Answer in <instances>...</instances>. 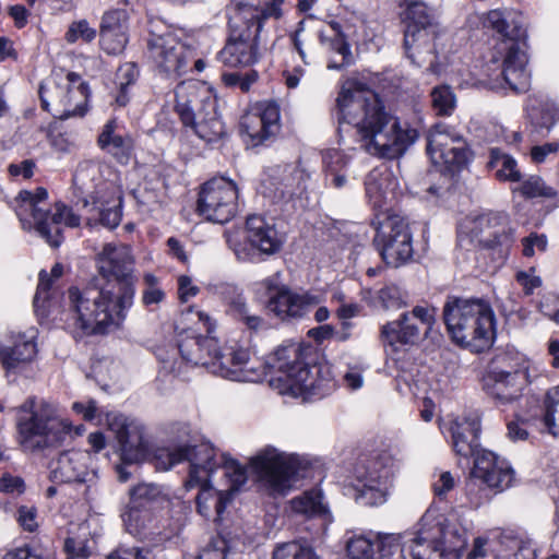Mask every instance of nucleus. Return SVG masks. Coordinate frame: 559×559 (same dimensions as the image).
Instances as JSON below:
<instances>
[{"label": "nucleus", "mask_w": 559, "mask_h": 559, "mask_svg": "<svg viewBox=\"0 0 559 559\" xmlns=\"http://www.w3.org/2000/svg\"><path fill=\"white\" fill-rule=\"evenodd\" d=\"M431 105L438 116H451L455 105L456 98L451 87L448 85H440L432 88Z\"/></svg>", "instance_id": "49"}, {"label": "nucleus", "mask_w": 559, "mask_h": 559, "mask_svg": "<svg viewBox=\"0 0 559 559\" xmlns=\"http://www.w3.org/2000/svg\"><path fill=\"white\" fill-rule=\"evenodd\" d=\"M233 546L223 536L212 538L202 549L199 559H231Z\"/></svg>", "instance_id": "54"}, {"label": "nucleus", "mask_w": 559, "mask_h": 559, "mask_svg": "<svg viewBox=\"0 0 559 559\" xmlns=\"http://www.w3.org/2000/svg\"><path fill=\"white\" fill-rule=\"evenodd\" d=\"M238 188L227 178H213L205 182L198 200V211L207 221L224 224L237 212Z\"/></svg>", "instance_id": "20"}, {"label": "nucleus", "mask_w": 559, "mask_h": 559, "mask_svg": "<svg viewBox=\"0 0 559 559\" xmlns=\"http://www.w3.org/2000/svg\"><path fill=\"white\" fill-rule=\"evenodd\" d=\"M404 559H460L466 531L436 509H428L413 531L395 534Z\"/></svg>", "instance_id": "5"}, {"label": "nucleus", "mask_w": 559, "mask_h": 559, "mask_svg": "<svg viewBox=\"0 0 559 559\" xmlns=\"http://www.w3.org/2000/svg\"><path fill=\"white\" fill-rule=\"evenodd\" d=\"M107 426L120 447L121 460L126 464L139 463L147 454V442L143 425L121 414H108Z\"/></svg>", "instance_id": "22"}, {"label": "nucleus", "mask_w": 559, "mask_h": 559, "mask_svg": "<svg viewBox=\"0 0 559 559\" xmlns=\"http://www.w3.org/2000/svg\"><path fill=\"white\" fill-rule=\"evenodd\" d=\"M485 24L504 37L506 41H514L521 36V29L518 26H510L509 20L503 11L491 10L488 12Z\"/></svg>", "instance_id": "50"}, {"label": "nucleus", "mask_w": 559, "mask_h": 559, "mask_svg": "<svg viewBox=\"0 0 559 559\" xmlns=\"http://www.w3.org/2000/svg\"><path fill=\"white\" fill-rule=\"evenodd\" d=\"M100 47L108 55H118L122 52L128 43L127 31H114L110 33H99Z\"/></svg>", "instance_id": "56"}, {"label": "nucleus", "mask_w": 559, "mask_h": 559, "mask_svg": "<svg viewBox=\"0 0 559 559\" xmlns=\"http://www.w3.org/2000/svg\"><path fill=\"white\" fill-rule=\"evenodd\" d=\"M280 106L275 102H262L246 112L240 120V132L247 145L258 146L274 138L280 131Z\"/></svg>", "instance_id": "23"}, {"label": "nucleus", "mask_w": 559, "mask_h": 559, "mask_svg": "<svg viewBox=\"0 0 559 559\" xmlns=\"http://www.w3.org/2000/svg\"><path fill=\"white\" fill-rule=\"evenodd\" d=\"M99 167L87 160L79 165L73 182L82 195V206L86 210L88 225L99 222L112 229L120 224L122 197L120 189L114 182L99 180Z\"/></svg>", "instance_id": "9"}, {"label": "nucleus", "mask_w": 559, "mask_h": 559, "mask_svg": "<svg viewBox=\"0 0 559 559\" xmlns=\"http://www.w3.org/2000/svg\"><path fill=\"white\" fill-rule=\"evenodd\" d=\"M274 15L281 16L280 9L263 10L253 4L237 3L229 16V34L217 59L226 67H250L262 55L261 34L264 21Z\"/></svg>", "instance_id": "7"}, {"label": "nucleus", "mask_w": 559, "mask_h": 559, "mask_svg": "<svg viewBox=\"0 0 559 559\" xmlns=\"http://www.w3.org/2000/svg\"><path fill=\"white\" fill-rule=\"evenodd\" d=\"M273 559H320L307 543L293 540L278 545L273 551Z\"/></svg>", "instance_id": "46"}, {"label": "nucleus", "mask_w": 559, "mask_h": 559, "mask_svg": "<svg viewBox=\"0 0 559 559\" xmlns=\"http://www.w3.org/2000/svg\"><path fill=\"white\" fill-rule=\"evenodd\" d=\"M186 129L206 143L218 141L225 134V127L217 112V100L209 99L203 111Z\"/></svg>", "instance_id": "36"}, {"label": "nucleus", "mask_w": 559, "mask_h": 559, "mask_svg": "<svg viewBox=\"0 0 559 559\" xmlns=\"http://www.w3.org/2000/svg\"><path fill=\"white\" fill-rule=\"evenodd\" d=\"M23 548L31 552L34 559H56L52 540L48 536L35 537Z\"/></svg>", "instance_id": "57"}, {"label": "nucleus", "mask_w": 559, "mask_h": 559, "mask_svg": "<svg viewBox=\"0 0 559 559\" xmlns=\"http://www.w3.org/2000/svg\"><path fill=\"white\" fill-rule=\"evenodd\" d=\"M63 267L60 263H56L50 274L46 271H40L39 283L34 297V308L37 316L41 318H48L52 314L50 310L49 290L52 282L62 275Z\"/></svg>", "instance_id": "42"}, {"label": "nucleus", "mask_w": 559, "mask_h": 559, "mask_svg": "<svg viewBox=\"0 0 559 559\" xmlns=\"http://www.w3.org/2000/svg\"><path fill=\"white\" fill-rule=\"evenodd\" d=\"M145 56L157 75L175 80L188 72L195 58V50L182 41L176 32L168 31L150 35Z\"/></svg>", "instance_id": "12"}, {"label": "nucleus", "mask_w": 559, "mask_h": 559, "mask_svg": "<svg viewBox=\"0 0 559 559\" xmlns=\"http://www.w3.org/2000/svg\"><path fill=\"white\" fill-rule=\"evenodd\" d=\"M544 404L543 424L549 433L559 438V386L547 391Z\"/></svg>", "instance_id": "47"}, {"label": "nucleus", "mask_w": 559, "mask_h": 559, "mask_svg": "<svg viewBox=\"0 0 559 559\" xmlns=\"http://www.w3.org/2000/svg\"><path fill=\"white\" fill-rule=\"evenodd\" d=\"M97 265L99 274L107 280L106 285H114L116 293H120L124 285L134 288V258L129 246L106 243L97 255Z\"/></svg>", "instance_id": "21"}, {"label": "nucleus", "mask_w": 559, "mask_h": 559, "mask_svg": "<svg viewBox=\"0 0 559 559\" xmlns=\"http://www.w3.org/2000/svg\"><path fill=\"white\" fill-rule=\"evenodd\" d=\"M121 516L127 531L135 537L146 538L156 533L158 520L152 507L128 504Z\"/></svg>", "instance_id": "37"}, {"label": "nucleus", "mask_w": 559, "mask_h": 559, "mask_svg": "<svg viewBox=\"0 0 559 559\" xmlns=\"http://www.w3.org/2000/svg\"><path fill=\"white\" fill-rule=\"evenodd\" d=\"M488 487L481 483L480 477H475L474 468H472L471 476L465 483V495L471 508L477 509L487 501L490 497Z\"/></svg>", "instance_id": "51"}, {"label": "nucleus", "mask_w": 559, "mask_h": 559, "mask_svg": "<svg viewBox=\"0 0 559 559\" xmlns=\"http://www.w3.org/2000/svg\"><path fill=\"white\" fill-rule=\"evenodd\" d=\"M276 182H274V200L275 202H288L297 193L300 186L301 173L296 166L288 165L283 169L277 167Z\"/></svg>", "instance_id": "40"}, {"label": "nucleus", "mask_w": 559, "mask_h": 559, "mask_svg": "<svg viewBox=\"0 0 559 559\" xmlns=\"http://www.w3.org/2000/svg\"><path fill=\"white\" fill-rule=\"evenodd\" d=\"M87 98L88 86L85 83H80L75 87H70L68 94L58 102H50L45 95L44 109L58 119L82 117L86 112Z\"/></svg>", "instance_id": "34"}, {"label": "nucleus", "mask_w": 559, "mask_h": 559, "mask_svg": "<svg viewBox=\"0 0 559 559\" xmlns=\"http://www.w3.org/2000/svg\"><path fill=\"white\" fill-rule=\"evenodd\" d=\"M507 55L503 60L501 75L504 82L516 93H524L531 84V75L526 69L527 56L518 43L506 41Z\"/></svg>", "instance_id": "30"}, {"label": "nucleus", "mask_w": 559, "mask_h": 559, "mask_svg": "<svg viewBox=\"0 0 559 559\" xmlns=\"http://www.w3.org/2000/svg\"><path fill=\"white\" fill-rule=\"evenodd\" d=\"M209 99L216 98L195 82H181L176 86L175 111L185 128L194 121L199 112L203 111Z\"/></svg>", "instance_id": "29"}, {"label": "nucleus", "mask_w": 559, "mask_h": 559, "mask_svg": "<svg viewBox=\"0 0 559 559\" xmlns=\"http://www.w3.org/2000/svg\"><path fill=\"white\" fill-rule=\"evenodd\" d=\"M340 123L352 124L360 146L368 154L394 159L418 139V131L383 110L374 92L362 84L346 82L336 99Z\"/></svg>", "instance_id": "3"}, {"label": "nucleus", "mask_w": 559, "mask_h": 559, "mask_svg": "<svg viewBox=\"0 0 559 559\" xmlns=\"http://www.w3.org/2000/svg\"><path fill=\"white\" fill-rule=\"evenodd\" d=\"M163 499L162 488L152 483H141L130 489L129 504L140 507H152Z\"/></svg>", "instance_id": "48"}, {"label": "nucleus", "mask_w": 559, "mask_h": 559, "mask_svg": "<svg viewBox=\"0 0 559 559\" xmlns=\"http://www.w3.org/2000/svg\"><path fill=\"white\" fill-rule=\"evenodd\" d=\"M450 432L452 445L456 454L468 457L475 456L478 450L480 421L476 415L456 418L451 423Z\"/></svg>", "instance_id": "32"}, {"label": "nucleus", "mask_w": 559, "mask_h": 559, "mask_svg": "<svg viewBox=\"0 0 559 559\" xmlns=\"http://www.w3.org/2000/svg\"><path fill=\"white\" fill-rule=\"evenodd\" d=\"M257 286L269 296L266 309L281 320L301 318L320 304V297L317 295L296 293L285 285H280L277 275L264 278L257 283Z\"/></svg>", "instance_id": "19"}, {"label": "nucleus", "mask_w": 559, "mask_h": 559, "mask_svg": "<svg viewBox=\"0 0 559 559\" xmlns=\"http://www.w3.org/2000/svg\"><path fill=\"white\" fill-rule=\"evenodd\" d=\"M322 162L324 166L325 177L330 174L342 171L348 164L347 156L336 148L326 150L323 153Z\"/></svg>", "instance_id": "58"}, {"label": "nucleus", "mask_w": 559, "mask_h": 559, "mask_svg": "<svg viewBox=\"0 0 559 559\" xmlns=\"http://www.w3.org/2000/svg\"><path fill=\"white\" fill-rule=\"evenodd\" d=\"M116 129L115 120L107 121L98 134L97 145L120 165H128L134 155L133 139L118 133Z\"/></svg>", "instance_id": "33"}, {"label": "nucleus", "mask_w": 559, "mask_h": 559, "mask_svg": "<svg viewBox=\"0 0 559 559\" xmlns=\"http://www.w3.org/2000/svg\"><path fill=\"white\" fill-rule=\"evenodd\" d=\"M35 333L28 336L17 334L11 346L0 348V360L7 370H14L25 365L35 357L36 344L33 342Z\"/></svg>", "instance_id": "38"}, {"label": "nucleus", "mask_w": 559, "mask_h": 559, "mask_svg": "<svg viewBox=\"0 0 559 559\" xmlns=\"http://www.w3.org/2000/svg\"><path fill=\"white\" fill-rule=\"evenodd\" d=\"M469 231L486 246H506L513 242L514 228L503 212H486L469 221Z\"/></svg>", "instance_id": "26"}, {"label": "nucleus", "mask_w": 559, "mask_h": 559, "mask_svg": "<svg viewBox=\"0 0 559 559\" xmlns=\"http://www.w3.org/2000/svg\"><path fill=\"white\" fill-rule=\"evenodd\" d=\"M316 35L319 39V49L322 52H336L342 57L341 63H329V69L338 70L350 63V46L338 22L330 21L328 27L318 29Z\"/></svg>", "instance_id": "35"}, {"label": "nucleus", "mask_w": 559, "mask_h": 559, "mask_svg": "<svg viewBox=\"0 0 559 559\" xmlns=\"http://www.w3.org/2000/svg\"><path fill=\"white\" fill-rule=\"evenodd\" d=\"M156 467L167 471L183 461H189L187 489L200 487L195 498L198 513L207 520H221L226 507L248 479L247 469L227 454L217 455L206 442L194 447L188 444L157 452Z\"/></svg>", "instance_id": "2"}, {"label": "nucleus", "mask_w": 559, "mask_h": 559, "mask_svg": "<svg viewBox=\"0 0 559 559\" xmlns=\"http://www.w3.org/2000/svg\"><path fill=\"white\" fill-rule=\"evenodd\" d=\"M427 154L436 166L449 171L462 169L469 159V150L464 136L445 123H437L429 131Z\"/></svg>", "instance_id": "18"}, {"label": "nucleus", "mask_w": 559, "mask_h": 559, "mask_svg": "<svg viewBox=\"0 0 559 559\" xmlns=\"http://www.w3.org/2000/svg\"><path fill=\"white\" fill-rule=\"evenodd\" d=\"M527 383L528 367L524 361L510 370L493 368L484 378L487 393L502 404L518 400Z\"/></svg>", "instance_id": "24"}, {"label": "nucleus", "mask_w": 559, "mask_h": 559, "mask_svg": "<svg viewBox=\"0 0 559 559\" xmlns=\"http://www.w3.org/2000/svg\"><path fill=\"white\" fill-rule=\"evenodd\" d=\"M527 108L532 122L540 129L550 131L559 122V104L547 96L530 98Z\"/></svg>", "instance_id": "39"}, {"label": "nucleus", "mask_w": 559, "mask_h": 559, "mask_svg": "<svg viewBox=\"0 0 559 559\" xmlns=\"http://www.w3.org/2000/svg\"><path fill=\"white\" fill-rule=\"evenodd\" d=\"M404 48L413 63L420 66L433 50V17L427 5L420 1L407 2L404 13Z\"/></svg>", "instance_id": "17"}, {"label": "nucleus", "mask_w": 559, "mask_h": 559, "mask_svg": "<svg viewBox=\"0 0 559 559\" xmlns=\"http://www.w3.org/2000/svg\"><path fill=\"white\" fill-rule=\"evenodd\" d=\"M521 193L525 198H554L557 191L547 186L545 181L538 176H531L523 181L520 187Z\"/></svg>", "instance_id": "55"}, {"label": "nucleus", "mask_w": 559, "mask_h": 559, "mask_svg": "<svg viewBox=\"0 0 559 559\" xmlns=\"http://www.w3.org/2000/svg\"><path fill=\"white\" fill-rule=\"evenodd\" d=\"M443 321L452 341L474 353L489 349L496 337L495 313L483 298L448 297Z\"/></svg>", "instance_id": "6"}, {"label": "nucleus", "mask_w": 559, "mask_h": 559, "mask_svg": "<svg viewBox=\"0 0 559 559\" xmlns=\"http://www.w3.org/2000/svg\"><path fill=\"white\" fill-rule=\"evenodd\" d=\"M93 461L88 451H66L51 464L50 478L55 483L93 481L97 477Z\"/></svg>", "instance_id": "25"}, {"label": "nucleus", "mask_w": 559, "mask_h": 559, "mask_svg": "<svg viewBox=\"0 0 559 559\" xmlns=\"http://www.w3.org/2000/svg\"><path fill=\"white\" fill-rule=\"evenodd\" d=\"M374 246L383 261L393 267L408 263L414 255L413 237L408 222L399 215L377 217Z\"/></svg>", "instance_id": "14"}, {"label": "nucleus", "mask_w": 559, "mask_h": 559, "mask_svg": "<svg viewBox=\"0 0 559 559\" xmlns=\"http://www.w3.org/2000/svg\"><path fill=\"white\" fill-rule=\"evenodd\" d=\"M399 467L400 461L389 452L358 464L354 472L356 501L369 507L383 504Z\"/></svg>", "instance_id": "13"}, {"label": "nucleus", "mask_w": 559, "mask_h": 559, "mask_svg": "<svg viewBox=\"0 0 559 559\" xmlns=\"http://www.w3.org/2000/svg\"><path fill=\"white\" fill-rule=\"evenodd\" d=\"M474 475L490 489L503 491L514 481V471L509 462L491 451L481 450L474 459Z\"/></svg>", "instance_id": "27"}, {"label": "nucleus", "mask_w": 559, "mask_h": 559, "mask_svg": "<svg viewBox=\"0 0 559 559\" xmlns=\"http://www.w3.org/2000/svg\"><path fill=\"white\" fill-rule=\"evenodd\" d=\"M487 167L495 171L500 181L519 182L522 179L516 160L498 147L490 150Z\"/></svg>", "instance_id": "41"}, {"label": "nucleus", "mask_w": 559, "mask_h": 559, "mask_svg": "<svg viewBox=\"0 0 559 559\" xmlns=\"http://www.w3.org/2000/svg\"><path fill=\"white\" fill-rule=\"evenodd\" d=\"M229 249L239 261H253L259 253L274 254L285 241L284 233L277 229L273 218L250 215L243 230H228L225 234Z\"/></svg>", "instance_id": "11"}, {"label": "nucleus", "mask_w": 559, "mask_h": 559, "mask_svg": "<svg viewBox=\"0 0 559 559\" xmlns=\"http://www.w3.org/2000/svg\"><path fill=\"white\" fill-rule=\"evenodd\" d=\"M292 509L296 513L313 516L322 514L325 507L322 502V493L319 489H311L292 500Z\"/></svg>", "instance_id": "45"}, {"label": "nucleus", "mask_w": 559, "mask_h": 559, "mask_svg": "<svg viewBox=\"0 0 559 559\" xmlns=\"http://www.w3.org/2000/svg\"><path fill=\"white\" fill-rule=\"evenodd\" d=\"M378 299L386 310H397L407 305V295L400 287L390 285L378 292Z\"/></svg>", "instance_id": "53"}, {"label": "nucleus", "mask_w": 559, "mask_h": 559, "mask_svg": "<svg viewBox=\"0 0 559 559\" xmlns=\"http://www.w3.org/2000/svg\"><path fill=\"white\" fill-rule=\"evenodd\" d=\"M251 472L269 493L284 495L292 487L295 461L290 454L266 445L249 461Z\"/></svg>", "instance_id": "15"}, {"label": "nucleus", "mask_w": 559, "mask_h": 559, "mask_svg": "<svg viewBox=\"0 0 559 559\" xmlns=\"http://www.w3.org/2000/svg\"><path fill=\"white\" fill-rule=\"evenodd\" d=\"M227 311L236 321L242 323L251 331H259L265 324L260 316L251 312L246 299L241 295H237L230 300Z\"/></svg>", "instance_id": "44"}, {"label": "nucleus", "mask_w": 559, "mask_h": 559, "mask_svg": "<svg viewBox=\"0 0 559 559\" xmlns=\"http://www.w3.org/2000/svg\"><path fill=\"white\" fill-rule=\"evenodd\" d=\"M436 323V309L427 306H416L412 311L403 312L399 319L382 325L380 337L385 346L394 350L402 346H413L425 336Z\"/></svg>", "instance_id": "16"}, {"label": "nucleus", "mask_w": 559, "mask_h": 559, "mask_svg": "<svg viewBox=\"0 0 559 559\" xmlns=\"http://www.w3.org/2000/svg\"><path fill=\"white\" fill-rule=\"evenodd\" d=\"M195 317L206 335L187 329L179 335L177 346L158 347L156 357L160 372L180 376L187 366H202L214 374L239 382H259L269 374L271 386L281 394L294 396L321 394L329 389L330 380L321 376L322 368L304 361L300 344L282 345L262 362L251 357L247 348L219 347L211 335L215 326L212 318L203 311H197Z\"/></svg>", "instance_id": "1"}, {"label": "nucleus", "mask_w": 559, "mask_h": 559, "mask_svg": "<svg viewBox=\"0 0 559 559\" xmlns=\"http://www.w3.org/2000/svg\"><path fill=\"white\" fill-rule=\"evenodd\" d=\"M134 295L135 288L130 285L122 286L120 293L114 285L71 286L64 295L60 321L75 336L106 334L123 322Z\"/></svg>", "instance_id": "4"}, {"label": "nucleus", "mask_w": 559, "mask_h": 559, "mask_svg": "<svg viewBox=\"0 0 559 559\" xmlns=\"http://www.w3.org/2000/svg\"><path fill=\"white\" fill-rule=\"evenodd\" d=\"M399 186L397 178L384 164L373 168L365 179L366 198L374 209L383 207Z\"/></svg>", "instance_id": "31"}, {"label": "nucleus", "mask_w": 559, "mask_h": 559, "mask_svg": "<svg viewBox=\"0 0 559 559\" xmlns=\"http://www.w3.org/2000/svg\"><path fill=\"white\" fill-rule=\"evenodd\" d=\"M36 516L37 512L33 507L22 506L17 510V521L25 531L34 532L37 528Z\"/></svg>", "instance_id": "63"}, {"label": "nucleus", "mask_w": 559, "mask_h": 559, "mask_svg": "<svg viewBox=\"0 0 559 559\" xmlns=\"http://www.w3.org/2000/svg\"><path fill=\"white\" fill-rule=\"evenodd\" d=\"M63 549L68 556L66 559H85L91 554L87 540L75 537H68L64 540Z\"/></svg>", "instance_id": "60"}, {"label": "nucleus", "mask_w": 559, "mask_h": 559, "mask_svg": "<svg viewBox=\"0 0 559 559\" xmlns=\"http://www.w3.org/2000/svg\"><path fill=\"white\" fill-rule=\"evenodd\" d=\"M456 480L450 472H440L435 475L432 490L436 497L444 499L451 490L454 489Z\"/></svg>", "instance_id": "61"}, {"label": "nucleus", "mask_w": 559, "mask_h": 559, "mask_svg": "<svg viewBox=\"0 0 559 559\" xmlns=\"http://www.w3.org/2000/svg\"><path fill=\"white\" fill-rule=\"evenodd\" d=\"M69 88V86H63L55 81H48L41 84L39 87L41 107L44 108L45 95L50 99V102H58V99L63 98L68 94Z\"/></svg>", "instance_id": "62"}, {"label": "nucleus", "mask_w": 559, "mask_h": 559, "mask_svg": "<svg viewBox=\"0 0 559 559\" xmlns=\"http://www.w3.org/2000/svg\"><path fill=\"white\" fill-rule=\"evenodd\" d=\"M96 28L92 27L86 20H79L69 25L68 31L64 34V40L70 45H73L79 40L90 44L96 38Z\"/></svg>", "instance_id": "52"}, {"label": "nucleus", "mask_w": 559, "mask_h": 559, "mask_svg": "<svg viewBox=\"0 0 559 559\" xmlns=\"http://www.w3.org/2000/svg\"><path fill=\"white\" fill-rule=\"evenodd\" d=\"M47 198L44 188L23 190L15 199V212L23 224L33 227L50 247L58 248L63 240L62 226L78 227L81 219L63 203L50 205Z\"/></svg>", "instance_id": "10"}, {"label": "nucleus", "mask_w": 559, "mask_h": 559, "mask_svg": "<svg viewBox=\"0 0 559 559\" xmlns=\"http://www.w3.org/2000/svg\"><path fill=\"white\" fill-rule=\"evenodd\" d=\"M140 76V71L134 62L121 64L116 72L115 83L118 87L116 104L124 107L130 100L129 87L134 85Z\"/></svg>", "instance_id": "43"}, {"label": "nucleus", "mask_w": 559, "mask_h": 559, "mask_svg": "<svg viewBox=\"0 0 559 559\" xmlns=\"http://www.w3.org/2000/svg\"><path fill=\"white\" fill-rule=\"evenodd\" d=\"M397 539L395 534H353L346 540V552L350 559H384L393 554Z\"/></svg>", "instance_id": "28"}, {"label": "nucleus", "mask_w": 559, "mask_h": 559, "mask_svg": "<svg viewBox=\"0 0 559 559\" xmlns=\"http://www.w3.org/2000/svg\"><path fill=\"white\" fill-rule=\"evenodd\" d=\"M106 559H150V552L148 550L139 547H120L111 552Z\"/></svg>", "instance_id": "64"}, {"label": "nucleus", "mask_w": 559, "mask_h": 559, "mask_svg": "<svg viewBox=\"0 0 559 559\" xmlns=\"http://www.w3.org/2000/svg\"><path fill=\"white\" fill-rule=\"evenodd\" d=\"M127 12L124 10L107 11L102 19L99 33L127 31Z\"/></svg>", "instance_id": "59"}, {"label": "nucleus", "mask_w": 559, "mask_h": 559, "mask_svg": "<svg viewBox=\"0 0 559 559\" xmlns=\"http://www.w3.org/2000/svg\"><path fill=\"white\" fill-rule=\"evenodd\" d=\"M16 429L21 447L36 452L60 445L73 426L57 403L31 396L17 407Z\"/></svg>", "instance_id": "8"}]
</instances>
